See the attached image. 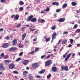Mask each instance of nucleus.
I'll use <instances>...</instances> for the list:
<instances>
[{"instance_id":"nucleus-1","label":"nucleus","mask_w":80,"mask_h":80,"mask_svg":"<svg viewBox=\"0 0 80 80\" xmlns=\"http://www.w3.org/2000/svg\"><path fill=\"white\" fill-rule=\"evenodd\" d=\"M34 16L33 15H31L28 17V18L27 19V20L28 21H31V22H35L37 21V19L35 18H33Z\"/></svg>"},{"instance_id":"nucleus-2","label":"nucleus","mask_w":80,"mask_h":80,"mask_svg":"<svg viewBox=\"0 0 80 80\" xmlns=\"http://www.w3.org/2000/svg\"><path fill=\"white\" fill-rule=\"evenodd\" d=\"M61 70L62 71H64H64H69L68 68L67 66H65L64 67V66L62 65L61 66Z\"/></svg>"},{"instance_id":"nucleus-3","label":"nucleus","mask_w":80,"mask_h":80,"mask_svg":"<svg viewBox=\"0 0 80 80\" xmlns=\"http://www.w3.org/2000/svg\"><path fill=\"white\" fill-rule=\"evenodd\" d=\"M52 60H48L46 62L45 64V66H48L52 64Z\"/></svg>"},{"instance_id":"nucleus-4","label":"nucleus","mask_w":80,"mask_h":80,"mask_svg":"<svg viewBox=\"0 0 80 80\" xmlns=\"http://www.w3.org/2000/svg\"><path fill=\"white\" fill-rule=\"evenodd\" d=\"M17 49V48L15 47H12L10 48L9 49V51L10 52H12V51H15V50Z\"/></svg>"},{"instance_id":"nucleus-5","label":"nucleus","mask_w":80,"mask_h":80,"mask_svg":"<svg viewBox=\"0 0 80 80\" xmlns=\"http://www.w3.org/2000/svg\"><path fill=\"white\" fill-rule=\"evenodd\" d=\"M15 65L13 63H11L9 65V68L11 69H13L14 68H15Z\"/></svg>"},{"instance_id":"nucleus-6","label":"nucleus","mask_w":80,"mask_h":80,"mask_svg":"<svg viewBox=\"0 0 80 80\" xmlns=\"http://www.w3.org/2000/svg\"><path fill=\"white\" fill-rule=\"evenodd\" d=\"M72 54V52H70V53H69V54H68L67 56V57L65 59V61H67V60H68V59H69V58H70Z\"/></svg>"},{"instance_id":"nucleus-7","label":"nucleus","mask_w":80,"mask_h":80,"mask_svg":"<svg viewBox=\"0 0 80 80\" xmlns=\"http://www.w3.org/2000/svg\"><path fill=\"white\" fill-rule=\"evenodd\" d=\"M29 62V61L28 60L25 59L22 61V63L24 65H27Z\"/></svg>"},{"instance_id":"nucleus-8","label":"nucleus","mask_w":80,"mask_h":80,"mask_svg":"<svg viewBox=\"0 0 80 80\" xmlns=\"http://www.w3.org/2000/svg\"><path fill=\"white\" fill-rule=\"evenodd\" d=\"M9 44L8 43H4L2 46V47L3 48H7Z\"/></svg>"},{"instance_id":"nucleus-9","label":"nucleus","mask_w":80,"mask_h":80,"mask_svg":"<svg viewBox=\"0 0 80 80\" xmlns=\"http://www.w3.org/2000/svg\"><path fill=\"white\" fill-rule=\"evenodd\" d=\"M18 41L16 39H15L12 41L13 45H15L17 44Z\"/></svg>"},{"instance_id":"nucleus-10","label":"nucleus","mask_w":80,"mask_h":80,"mask_svg":"<svg viewBox=\"0 0 80 80\" xmlns=\"http://www.w3.org/2000/svg\"><path fill=\"white\" fill-rule=\"evenodd\" d=\"M52 70L53 72H57L58 71L57 67H52Z\"/></svg>"},{"instance_id":"nucleus-11","label":"nucleus","mask_w":80,"mask_h":80,"mask_svg":"<svg viewBox=\"0 0 80 80\" xmlns=\"http://www.w3.org/2000/svg\"><path fill=\"white\" fill-rule=\"evenodd\" d=\"M57 32H53V34H52V39L54 40L55 39H56V38L57 36Z\"/></svg>"},{"instance_id":"nucleus-12","label":"nucleus","mask_w":80,"mask_h":80,"mask_svg":"<svg viewBox=\"0 0 80 80\" xmlns=\"http://www.w3.org/2000/svg\"><path fill=\"white\" fill-rule=\"evenodd\" d=\"M30 32H33L35 30V29L33 26H30Z\"/></svg>"},{"instance_id":"nucleus-13","label":"nucleus","mask_w":80,"mask_h":80,"mask_svg":"<svg viewBox=\"0 0 80 80\" xmlns=\"http://www.w3.org/2000/svg\"><path fill=\"white\" fill-rule=\"evenodd\" d=\"M26 36H27L26 33H25L22 34V41H23V40H24V39H25V38L26 37Z\"/></svg>"},{"instance_id":"nucleus-14","label":"nucleus","mask_w":80,"mask_h":80,"mask_svg":"<svg viewBox=\"0 0 80 80\" xmlns=\"http://www.w3.org/2000/svg\"><path fill=\"white\" fill-rule=\"evenodd\" d=\"M65 20V18H63V19H62V18H60V19L58 20V21L59 22H64Z\"/></svg>"},{"instance_id":"nucleus-15","label":"nucleus","mask_w":80,"mask_h":80,"mask_svg":"<svg viewBox=\"0 0 80 80\" xmlns=\"http://www.w3.org/2000/svg\"><path fill=\"white\" fill-rule=\"evenodd\" d=\"M19 18V16L18 14H16V15L15 16L14 19L15 20H18Z\"/></svg>"},{"instance_id":"nucleus-16","label":"nucleus","mask_w":80,"mask_h":80,"mask_svg":"<svg viewBox=\"0 0 80 80\" xmlns=\"http://www.w3.org/2000/svg\"><path fill=\"white\" fill-rule=\"evenodd\" d=\"M32 66L33 67H34L35 69H36L38 66V64L36 63H34L32 64Z\"/></svg>"},{"instance_id":"nucleus-17","label":"nucleus","mask_w":80,"mask_h":80,"mask_svg":"<svg viewBox=\"0 0 80 80\" xmlns=\"http://www.w3.org/2000/svg\"><path fill=\"white\" fill-rule=\"evenodd\" d=\"M38 22H40L41 23H42L45 22V20L44 19H38Z\"/></svg>"},{"instance_id":"nucleus-18","label":"nucleus","mask_w":80,"mask_h":80,"mask_svg":"<svg viewBox=\"0 0 80 80\" xmlns=\"http://www.w3.org/2000/svg\"><path fill=\"white\" fill-rule=\"evenodd\" d=\"M28 73V72L27 71H23V75L24 76H26L27 74Z\"/></svg>"},{"instance_id":"nucleus-19","label":"nucleus","mask_w":80,"mask_h":80,"mask_svg":"<svg viewBox=\"0 0 80 80\" xmlns=\"http://www.w3.org/2000/svg\"><path fill=\"white\" fill-rule=\"evenodd\" d=\"M58 4L59 2H52V4L53 5H56L57 6H58Z\"/></svg>"},{"instance_id":"nucleus-20","label":"nucleus","mask_w":80,"mask_h":80,"mask_svg":"<svg viewBox=\"0 0 80 80\" xmlns=\"http://www.w3.org/2000/svg\"><path fill=\"white\" fill-rule=\"evenodd\" d=\"M68 6V4L67 3H65L62 5V8L63 9H64Z\"/></svg>"},{"instance_id":"nucleus-21","label":"nucleus","mask_w":80,"mask_h":80,"mask_svg":"<svg viewBox=\"0 0 80 80\" xmlns=\"http://www.w3.org/2000/svg\"><path fill=\"white\" fill-rule=\"evenodd\" d=\"M0 69H1L2 71H3L4 70V68L3 67L2 64H0Z\"/></svg>"},{"instance_id":"nucleus-22","label":"nucleus","mask_w":80,"mask_h":80,"mask_svg":"<svg viewBox=\"0 0 80 80\" xmlns=\"http://www.w3.org/2000/svg\"><path fill=\"white\" fill-rule=\"evenodd\" d=\"M4 62L6 64H8V63H9V62H10V61L8 59H7L6 60H4Z\"/></svg>"},{"instance_id":"nucleus-23","label":"nucleus","mask_w":80,"mask_h":80,"mask_svg":"<svg viewBox=\"0 0 80 80\" xmlns=\"http://www.w3.org/2000/svg\"><path fill=\"white\" fill-rule=\"evenodd\" d=\"M67 42V39H64L63 41H62V44H65L66 42Z\"/></svg>"},{"instance_id":"nucleus-24","label":"nucleus","mask_w":80,"mask_h":80,"mask_svg":"<svg viewBox=\"0 0 80 80\" xmlns=\"http://www.w3.org/2000/svg\"><path fill=\"white\" fill-rule=\"evenodd\" d=\"M71 4L72 6H75L77 4V3H76V2H72L71 3Z\"/></svg>"},{"instance_id":"nucleus-25","label":"nucleus","mask_w":80,"mask_h":80,"mask_svg":"<svg viewBox=\"0 0 80 80\" xmlns=\"http://www.w3.org/2000/svg\"><path fill=\"white\" fill-rule=\"evenodd\" d=\"M69 52V51H67V52L64 54L62 56L63 57V58H66V55H67V54H68V52Z\"/></svg>"},{"instance_id":"nucleus-26","label":"nucleus","mask_w":80,"mask_h":80,"mask_svg":"<svg viewBox=\"0 0 80 80\" xmlns=\"http://www.w3.org/2000/svg\"><path fill=\"white\" fill-rule=\"evenodd\" d=\"M44 72H45V70L44 69H42V70L39 71V73L40 74H42V73H44Z\"/></svg>"},{"instance_id":"nucleus-27","label":"nucleus","mask_w":80,"mask_h":80,"mask_svg":"<svg viewBox=\"0 0 80 80\" xmlns=\"http://www.w3.org/2000/svg\"><path fill=\"white\" fill-rule=\"evenodd\" d=\"M19 4L20 6H22V5H24V2L23 1H20L19 2Z\"/></svg>"},{"instance_id":"nucleus-28","label":"nucleus","mask_w":80,"mask_h":80,"mask_svg":"<svg viewBox=\"0 0 80 80\" xmlns=\"http://www.w3.org/2000/svg\"><path fill=\"white\" fill-rule=\"evenodd\" d=\"M50 38H46L45 39V41L46 42H48L50 41Z\"/></svg>"},{"instance_id":"nucleus-29","label":"nucleus","mask_w":80,"mask_h":80,"mask_svg":"<svg viewBox=\"0 0 80 80\" xmlns=\"http://www.w3.org/2000/svg\"><path fill=\"white\" fill-rule=\"evenodd\" d=\"M24 45L23 44H20L19 46L20 48H23Z\"/></svg>"},{"instance_id":"nucleus-30","label":"nucleus","mask_w":80,"mask_h":80,"mask_svg":"<svg viewBox=\"0 0 80 80\" xmlns=\"http://www.w3.org/2000/svg\"><path fill=\"white\" fill-rule=\"evenodd\" d=\"M33 78V76H29L28 78L30 80H31V79H32Z\"/></svg>"},{"instance_id":"nucleus-31","label":"nucleus","mask_w":80,"mask_h":80,"mask_svg":"<svg viewBox=\"0 0 80 80\" xmlns=\"http://www.w3.org/2000/svg\"><path fill=\"white\" fill-rule=\"evenodd\" d=\"M5 39H7V40H9V36H7L6 37H5V38H4Z\"/></svg>"},{"instance_id":"nucleus-32","label":"nucleus","mask_w":80,"mask_h":80,"mask_svg":"<svg viewBox=\"0 0 80 80\" xmlns=\"http://www.w3.org/2000/svg\"><path fill=\"white\" fill-rule=\"evenodd\" d=\"M78 26V24H75L73 27V29H76Z\"/></svg>"},{"instance_id":"nucleus-33","label":"nucleus","mask_w":80,"mask_h":80,"mask_svg":"<svg viewBox=\"0 0 80 80\" xmlns=\"http://www.w3.org/2000/svg\"><path fill=\"white\" fill-rule=\"evenodd\" d=\"M56 28V26H52V28H51V29H52V30H55Z\"/></svg>"},{"instance_id":"nucleus-34","label":"nucleus","mask_w":80,"mask_h":80,"mask_svg":"<svg viewBox=\"0 0 80 80\" xmlns=\"http://www.w3.org/2000/svg\"><path fill=\"white\" fill-rule=\"evenodd\" d=\"M21 59V58H18L16 60V61H17V62L19 61H20Z\"/></svg>"},{"instance_id":"nucleus-35","label":"nucleus","mask_w":80,"mask_h":80,"mask_svg":"<svg viewBox=\"0 0 80 80\" xmlns=\"http://www.w3.org/2000/svg\"><path fill=\"white\" fill-rule=\"evenodd\" d=\"M25 27H22L21 29L22 31H25Z\"/></svg>"},{"instance_id":"nucleus-36","label":"nucleus","mask_w":80,"mask_h":80,"mask_svg":"<svg viewBox=\"0 0 80 80\" xmlns=\"http://www.w3.org/2000/svg\"><path fill=\"white\" fill-rule=\"evenodd\" d=\"M51 76V74L50 73L47 76V78L49 79L50 78Z\"/></svg>"},{"instance_id":"nucleus-37","label":"nucleus","mask_w":80,"mask_h":80,"mask_svg":"<svg viewBox=\"0 0 80 80\" xmlns=\"http://www.w3.org/2000/svg\"><path fill=\"white\" fill-rule=\"evenodd\" d=\"M23 52H20V53L19 54V56H22L23 55Z\"/></svg>"},{"instance_id":"nucleus-38","label":"nucleus","mask_w":80,"mask_h":80,"mask_svg":"<svg viewBox=\"0 0 80 80\" xmlns=\"http://www.w3.org/2000/svg\"><path fill=\"white\" fill-rule=\"evenodd\" d=\"M20 26H21V24H17V25H16V27H17V28H20Z\"/></svg>"},{"instance_id":"nucleus-39","label":"nucleus","mask_w":80,"mask_h":80,"mask_svg":"<svg viewBox=\"0 0 80 80\" xmlns=\"http://www.w3.org/2000/svg\"><path fill=\"white\" fill-rule=\"evenodd\" d=\"M39 51V49L38 48H36L35 49V52H37Z\"/></svg>"},{"instance_id":"nucleus-40","label":"nucleus","mask_w":80,"mask_h":80,"mask_svg":"<svg viewBox=\"0 0 80 80\" xmlns=\"http://www.w3.org/2000/svg\"><path fill=\"white\" fill-rule=\"evenodd\" d=\"M71 44H72L73 42V40L72 39H70Z\"/></svg>"},{"instance_id":"nucleus-41","label":"nucleus","mask_w":80,"mask_h":80,"mask_svg":"<svg viewBox=\"0 0 80 80\" xmlns=\"http://www.w3.org/2000/svg\"><path fill=\"white\" fill-rule=\"evenodd\" d=\"M19 10L21 11H22L23 10V8H22V7H21V8H19Z\"/></svg>"},{"instance_id":"nucleus-42","label":"nucleus","mask_w":80,"mask_h":80,"mask_svg":"<svg viewBox=\"0 0 80 80\" xmlns=\"http://www.w3.org/2000/svg\"><path fill=\"white\" fill-rule=\"evenodd\" d=\"M8 55H6L4 57V59H7L8 58Z\"/></svg>"},{"instance_id":"nucleus-43","label":"nucleus","mask_w":80,"mask_h":80,"mask_svg":"<svg viewBox=\"0 0 80 80\" xmlns=\"http://www.w3.org/2000/svg\"><path fill=\"white\" fill-rule=\"evenodd\" d=\"M13 72L15 74H18V71H13Z\"/></svg>"},{"instance_id":"nucleus-44","label":"nucleus","mask_w":80,"mask_h":80,"mask_svg":"<svg viewBox=\"0 0 80 80\" xmlns=\"http://www.w3.org/2000/svg\"><path fill=\"white\" fill-rule=\"evenodd\" d=\"M1 58H2V57H3L4 56V53L3 52L2 54H1Z\"/></svg>"},{"instance_id":"nucleus-45","label":"nucleus","mask_w":80,"mask_h":80,"mask_svg":"<svg viewBox=\"0 0 80 80\" xmlns=\"http://www.w3.org/2000/svg\"><path fill=\"white\" fill-rule=\"evenodd\" d=\"M0 1L2 3H4V2H5L6 1V0H0Z\"/></svg>"},{"instance_id":"nucleus-46","label":"nucleus","mask_w":80,"mask_h":80,"mask_svg":"<svg viewBox=\"0 0 80 80\" xmlns=\"http://www.w3.org/2000/svg\"><path fill=\"white\" fill-rule=\"evenodd\" d=\"M77 32H80V29H78L76 31Z\"/></svg>"},{"instance_id":"nucleus-47","label":"nucleus","mask_w":80,"mask_h":80,"mask_svg":"<svg viewBox=\"0 0 80 80\" xmlns=\"http://www.w3.org/2000/svg\"><path fill=\"white\" fill-rule=\"evenodd\" d=\"M49 10H50V9L49 8H47L46 9H45V10L47 12L49 11Z\"/></svg>"},{"instance_id":"nucleus-48","label":"nucleus","mask_w":80,"mask_h":80,"mask_svg":"<svg viewBox=\"0 0 80 80\" xmlns=\"http://www.w3.org/2000/svg\"><path fill=\"white\" fill-rule=\"evenodd\" d=\"M45 55L44 54V55H43V56H42L41 57V58L42 59H43V58H45Z\"/></svg>"},{"instance_id":"nucleus-49","label":"nucleus","mask_w":80,"mask_h":80,"mask_svg":"<svg viewBox=\"0 0 80 80\" xmlns=\"http://www.w3.org/2000/svg\"><path fill=\"white\" fill-rule=\"evenodd\" d=\"M68 32L66 31V32H63V34H68Z\"/></svg>"},{"instance_id":"nucleus-50","label":"nucleus","mask_w":80,"mask_h":80,"mask_svg":"<svg viewBox=\"0 0 80 80\" xmlns=\"http://www.w3.org/2000/svg\"><path fill=\"white\" fill-rule=\"evenodd\" d=\"M34 33L35 34H38V30L37 31H34Z\"/></svg>"},{"instance_id":"nucleus-51","label":"nucleus","mask_w":80,"mask_h":80,"mask_svg":"<svg viewBox=\"0 0 80 80\" xmlns=\"http://www.w3.org/2000/svg\"><path fill=\"white\" fill-rule=\"evenodd\" d=\"M56 11L57 12H60V11L59 9H58L56 10Z\"/></svg>"},{"instance_id":"nucleus-52","label":"nucleus","mask_w":80,"mask_h":80,"mask_svg":"<svg viewBox=\"0 0 80 80\" xmlns=\"http://www.w3.org/2000/svg\"><path fill=\"white\" fill-rule=\"evenodd\" d=\"M45 10V9H44L43 11H41L40 13H41V14H43V13H44Z\"/></svg>"},{"instance_id":"nucleus-53","label":"nucleus","mask_w":80,"mask_h":80,"mask_svg":"<svg viewBox=\"0 0 80 80\" xmlns=\"http://www.w3.org/2000/svg\"><path fill=\"white\" fill-rule=\"evenodd\" d=\"M61 41H62V39H60V40L59 41V42H58V44H59L61 42Z\"/></svg>"},{"instance_id":"nucleus-54","label":"nucleus","mask_w":80,"mask_h":80,"mask_svg":"<svg viewBox=\"0 0 80 80\" xmlns=\"http://www.w3.org/2000/svg\"><path fill=\"white\" fill-rule=\"evenodd\" d=\"M3 31V28H1L0 29V32H1V31Z\"/></svg>"},{"instance_id":"nucleus-55","label":"nucleus","mask_w":80,"mask_h":80,"mask_svg":"<svg viewBox=\"0 0 80 80\" xmlns=\"http://www.w3.org/2000/svg\"><path fill=\"white\" fill-rule=\"evenodd\" d=\"M12 18H14H14L15 17V15H14V14H13V15H12L11 16Z\"/></svg>"},{"instance_id":"nucleus-56","label":"nucleus","mask_w":80,"mask_h":80,"mask_svg":"<svg viewBox=\"0 0 80 80\" xmlns=\"http://www.w3.org/2000/svg\"><path fill=\"white\" fill-rule=\"evenodd\" d=\"M37 38H35V39H33V41H37Z\"/></svg>"},{"instance_id":"nucleus-57","label":"nucleus","mask_w":80,"mask_h":80,"mask_svg":"<svg viewBox=\"0 0 80 80\" xmlns=\"http://www.w3.org/2000/svg\"><path fill=\"white\" fill-rule=\"evenodd\" d=\"M72 47V45H71V44H69L68 46V47H69V48H71V47Z\"/></svg>"},{"instance_id":"nucleus-58","label":"nucleus","mask_w":80,"mask_h":80,"mask_svg":"<svg viewBox=\"0 0 80 80\" xmlns=\"http://www.w3.org/2000/svg\"><path fill=\"white\" fill-rule=\"evenodd\" d=\"M36 0L37 1V2H38V3H39L40 2V0Z\"/></svg>"},{"instance_id":"nucleus-59","label":"nucleus","mask_w":80,"mask_h":80,"mask_svg":"<svg viewBox=\"0 0 80 80\" xmlns=\"http://www.w3.org/2000/svg\"><path fill=\"white\" fill-rule=\"evenodd\" d=\"M53 34L52 35V40L51 41V42H53Z\"/></svg>"},{"instance_id":"nucleus-60","label":"nucleus","mask_w":80,"mask_h":80,"mask_svg":"<svg viewBox=\"0 0 80 80\" xmlns=\"http://www.w3.org/2000/svg\"><path fill=\"white\" fill-rule=\"evenodd\" d=\"M50 55H48L47 57V58H50Z\"/></svg>"},{"instance_id":"nucleus-61","label":"nucleus","mask_w":80,"mask_h":80,"mask_svg":"<svg viewBox=\"0 0 80 80\" xmlns=\"http://www.w3.org/2000/svg\"><path fill=\"white\" fill-rule=\"evenodd\" d=\"M77 13H79V12H80V11H79V10H77Z\"/></svg>"},{"instance_id":"nucleus-62","label":"nucleus","mask_w":80,"mask_h":80,"mask_svg":"<svg viewBox=\"0 0 80 80\" xmlns=\"http://www.w3.org/2000/svg\"><path fill=\"white\" fill-rule=\"evenodd\" d=\"M37 78H40V76L38 75L37 76Z\"/></svg>"},{"instance_id":"nucleus-63","label":"nucleus","mask_w":80,"mask_h":80,"mask_svg":"<svg viewBox=\"0 0 80 80\" xmlns=\"http://www.w3.org/2000/svg\"><path fill=\"white\" fill-rule=\"evenodd\" d=\"M75 53H73L72 55V56H75Z\"/></svg>"},{"instance_id":"nucleus-64","label":"nucleus","mask_w":80,"mask_h":80,"mask_svg":"<svg viewBox=\"0 0 80 80\" xmlns=\"http://www.w3.org/2000/svg\"><path fill=\"white\" fill-rule=\"evenodd\" d=\"M63 48V47H62V48H61V49H60V50L62 51Z\"/></svg>"}]
</instances>
